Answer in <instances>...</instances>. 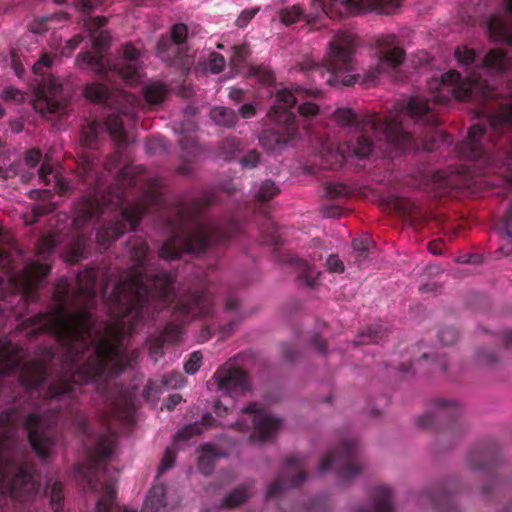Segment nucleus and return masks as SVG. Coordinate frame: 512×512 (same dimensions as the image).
Listing matches in <instances>:
<instances>
[{
  "instance_id": "nucleus-1",
  "label": "nucleus",
  "mask_w": 512,
  "mask_h": 512,
  "mask_svg": "<svg viewBox=\"0 0 512 512\" xmlns=\"http://www.w3.org/2000/svg\"><path fill=\"white\" fill-rule=\"evenodd\" d=\"M128 247L133 265L106 300L113 322L95 330L92 310L97 302V272L90 268L77 276L73 289L68 278H59L52 293L54 307L19 325L30 341L47 335L64 350L61 372L45 394L48 399L75 398L81 385L92 384L115 412L136 411V392L113 382L139 357L124 341L138 325L154 319L175 301V277L148 261L149 247L142 238L133 237Z\"/></svg>"
},
{
  "instance_id": "nucleus-2",
  "label": "nucleus",
  "mask_w": 512,
  "mask_h": 512,
  "mask_svg": "<svg viewBox=\"0 0 512 512\" xmlns=\"http://www.w3.org/2000/svg\"><path fill=\"white\" fill-rule=\"evenodd\" d=\"M454 54L466 76L452 69L440 79H433L429 89L436 93L431 98L411 97L406 105L385 116L374 113L358 117L350 108L337 109L334 120L343 127L354 128L355 136L338 146L331 168L341 167L351 156L368 157L374 148L370 134L403 152L433 151L438 138L447 140V135L437 130L440 121L436 106L446 105L454 98L483 102L489 114L488 126L477 123L469 128L467 137L456 145L457 156L468 163L438 170L434 175L436 183L444 192L465 190L475 183V176L494 173L512 185V79L508 81L507 94L502 95L481 75L483 70L494 75L512 70V53L493 48L479 61L476 51L464 45L457 47Z\"/></svg>"
},
{
  "instance_id": "nucleus-3",
  "label": "nucleus",
  "mask_w": 512,
  "mask_h": 512,
  "mask_svg": "<svg viewBox=\"0 0 512 512\" xmlns=\"http://www.w3.org/2000/svg\"><path fill=\"white\" fill-rule=\"evenodd\" d=\"M98 159L93 153L84 155L78 165L77 173L82 183L94 187L95 194L83 197L76 208L73 225L82 229L89 221L99 219L107 210L120 211V219L103 225L97 232L99 247L106 250L112 242L128 230H135L146 213L160 210L164 205L162 185L159 179L150 181L143 196L127 204L130 189L136 185V179L129 167L122 168L115 178V184L98 196V177L95 171Z\"/></svg>"
},
{
  "instance_id": "nucleus-4",
  "label": "nucleus",
  "mask_w": 512,
  "mask_h": 512,
  "mask_svg": "<svg viewBox=\"0 0 512 512\" xmlns=\"http://www.w3.org/2000/svg\"><path fill=\"white\" fill-rule=\"evenodd\" d=\"M216 201L214 193H205L176 208L175 217L168 219L172 234L161 245L159 257L172 261L185 254H200L215 243H221L237 232L232 219L227 226L206 216L204 211Z\"/></svg>"
},
{
  "instance_id": "nucleus-5",
  "label": "nucleus",
  "mask_w": 512,
  "mask_h": 512,
  "mask_svg": "<svg viewBox=\"0 0 512 512\" xmlns=\"http://www.w3.org/2000/svg\"><path fill=\"white\" fill-rule=\"evenodd\" d=\"M84 95L90 101L113 107L116 112L107 116L104 125L93 120L83 126L81 130L82 145L90 149L96 148L100 133L104 129L118 145H125L127 133L123 127L121 115L127 117L134 115L136 97L121 90L111 91L102 83L87 84L84 88Z\"/></svg>"
},
{
  "instance_id": "nucleus-6",
  "label": "nucleus",
  "mask_w": 512,
  "mask_h": 512,
  "mask_svg": "<svg viewBox=\"0 0 512 512\" xmlns=\"http://www.w3.org/2000/svg\"><path fill=\"white\" fill-rule=\"evenodd\" d=\"M21 259L22 251L16 245H0V299H6L9 294H19V302L27 305L38 300L39 287L50 273L51 266L46 262L29 261L19 271Z\"/></svg>"
},
{
  "instance_id": "nucleus-7",
  "label": "nucleus",
  "mask_w": 512,
  "mask_h": 512,
  "mask_svg": "<svg viewBox=\"0 0 512 512\" xmlns=\"http://www.w3.org/2000/svg\"><path fill=\"white\" fill-rule=\"evenodd\" d=\"M295 104L296 97L288 89L276 93V103L267 112L270 124L259 136V143L266 152L281 153L297 137L299 124L292 111Z\"/></svg>"
},
{
  "instance_id": "nucleus-8",
  "label": "nucleus",
  "mask_w": 512,
  "mask_h": 512,
  "mask_svg": "<svg viewBox=\"0 0 512 512\" xmlns=\"http://www.w3.org/2000/svg\"><path fill=\"white\" fill-rule=\"evenodd\" d=\"M330 51L323 65H315L311 72L333 87L352 86L359 78L354 71L353 51L355 37L351 32H338L330 42Z\"/></svg>"
},
{
  "instance_id": "nucleus-9",
  "label": "nucleus",
  "mask_w": 512,
  "mask_h": 512,
  "mask_svg": "<svg viewBox=\"0 0 512 512\" xmlns=\"http://www.w3.org/2000/svg\"><path fill=\"white\" fill-rule=\"evenodd\" d=\"M213 311L214 297L208 288L189 291L176 300L172 312L173 320L166 324L158 337L165 344H174L181 338L185 323L196 317L209 316Z\"/></svg>"
},
{
  "instance_id": "nucleus-10",
  "label": "nucleus",
  "mask_w": 512,
  "mask_h": 512,
  "mask_svg": "<svg viewBox=\"0 0 512 512\" xmlns=\"http://www.w3.org/2000/svg\"><path fill=\"white\" fill-rule=\"evenodd\" d=\"M212 379L217 390L223 392V395L214 402V412L218 416L222 413H234L235 399L232 394L250 390L248 373L239 367L223 365L216 370Z\"/></svg>"
},
{
  "instance_id": "nucleus-11",
  "label": "nucleus",
  "mask_w": 512,
  "mask_h": 512,
  "mask_svg": "<svg viewBox=\"0 0 512 512\" xmlns=\"http://www.w3.org/2000/svg\"><path fill=\"white\" fill-rule=\"evenodd\" d=\"M106 23L107 18L104 16L90 17L84 21V26L90 34L95 51L81 52L75 61L80 69L90 67L101 79L102 76H109L107 70L109 61L105 58L104 51L109 46L110 35L107 31L100 30Z\"/></svg>"
},
{
  "instance_id": "nucleus-12",
  "label": "nucleus",
  "mask_w": 512,
  "mask_h": 512,
  "mask_svg": "<svg viewBox=\"0 0 512 512\" xmlns=\"http://www.w3.org/2000/svg\"><path fill=\"white\" fill-rule=\"evenodd\" d=\"M70 91L65 89L54 77L43 78L38 84L33 102L36 111L44 116H63L66 114Z\"/></svg>"
},
{
  "instance_id": "nucleus-13",
  "label": "nucleus",
  "mask_w": 512,
  "mask_h": 512,
  "mask_svg": "<svg viewBox=\"0 0 512 512\" xmlns=\"http://www.w3.org/2000/svg\"><path fill=\"white\" fill-rule=\"evenodd\" d=\"M403 0H323V12L329 18H340L344 13L357 15L365 12L391 14Z\"/></svg>"
},
{
  "instance_id": "nucleus-14",
  "label": "nucleus",
  "mask_w": 512,
  "mask_h": 512,
  "mask_svg": "<svg viewBox=\"0 0 512 512\" xmlns=\"http://www.w3.org/2000/svg\"><path fill=\"white\" fill-rule=\"evenodd\" d=\"M109 76H102V79L118 85V81L126 84L136 83L140 78L139 51L131 44L123 46V56L115 63L107 66Z\"/></svg>"
},
{
  "instance_id": "nucleus-15",
  "label": "nucleus",
  "mask_w": 512,
  "mask_h": 512,
  "mask_svg": "<svg viewBox=\"0 0 512 512\" xmlns=\"http://www.w3.org/2000/svg\"><path fill=\"white\" fill-rule=\"evenodd\" d=\"M411 357L402 361L397 369L404 375L414 374L416 369L427 365V373H435L439 371L445 374L447 371V361L444 355L431 353L424 349L423 343L412 347Z\"/></svg>"
},
{
  "instance_id": "nucleus-16",
  "label": "nucleus",
  "mask_w": 512,
  "mask_h": 512,
  "mask_svg": "<svg viewBox=\"0 0 512 512\" xmlns=\"http://www.w3.org/2000/svg\"><path fill=\"white\" fill-rule=\"evenodd\" d=\"M379 65L382 70L394 69L400 66L405 59V51L399 45V38L395 34H387L376 42Z\"/></svg>"
},
{
  "instance_id": "nucleus-17",
  "label": "nucleus",
  "mask_w": 512,
  "mask_h": 512,
  "mask_svg": "<svg viewBox=\"0 0 512 512\" xmlns=\"http://www.w3.org/2000/svg\"><path fill=\"white\" fill-rule=\"evenodd\" d=\"M464 412V406L460 401L453 398L435 397L427 401L423 416H457Z\"/></svg>"
},
{
  "instance_id": "nucleus-18",
  "label": "nucleus",
  "mask_w": 512,
  "mask_h": 512,
  "mask_svg": "<svg viewBox=\"0 0 512 512\" xmlns=\"http://www.w3.org/2000/svg\"><path fill=\"white\" fill-rule=\"evenodd\" d=\"M27 428L29 440L36 453L40 457L48 456L53 443L50 436L42 429L39 418H28Z\"/></svg>"
},
{
  "instance_id": "nucleus-19",
  "label": "nucleus",
  "mask_w": 512,
  "mask_h": 512,
  "mask_svg": "<svg viewBox=\"0 0 512 512\" xmlns=\"http://www.w3.org/2000/svg\"><path fill=\"white\" fill-rule=\"evenodd\" d=\"M489 37L495 42L512 45V22L500 15H491L487 20Z\"/></svg>"
},
{
  "instance_id": "nucleus-20",
  "label": "nucleus",
  "mask_w": 512,
  "mask_h": 512,
  "mask_svg": "<svg viewBox=\"0 0 512 512\" xmlns=\"http://www.w3.org/2000/svg\"><path fill=\"white\" fill-rule=\"evenodd\" d=\"M29 197L34 200L42 201L43 203L37 204L32 208V215L34 217V222L38 220V218L53 213L57 206L55 203L49 201L52 197L51 190H32L29 193Z\"/></svg>"
},
{
  "instance_id": "nucleus-21",
  "label": "nucleus",
  "mask_w": 512,
  "mask_h": 512,
  "mask_svg": "<svg viewBox=\"0 0 512 512\" xmlns=\"http://www.w3.org/2000/svg\"><path fill=\"white\" fill-rule=\"evenodd\" d=\"M156 49L157 55L162 61L174 64L182 60L180 47L168 35L160 37Z\"/></svg>"
},
{
  "instance_id": "nucleus-22",
  "label": "nucleus",
  "mask_w": 512,
  "mask_h": 512,
  "mask_svg": "<svg viewBox=\"0 0 512 512\" xmlns=\"http://www.w3.org/2000/svg\"><path fill=\"white\" fill-rule=\"evenodd\" d=\"M210 118L212 121L219 126L225 128H232L238 121L236 112L228 107L215 106L210 110Z\"/></svg>"
},
{
  "instance_id": "nucleus-23",
  "label": "nucleus",
  "mask_w": 512,
  "mask_h": 512,
  "mask_svg": "<svg viewBox=\"0 0 512 512\" xmlns=\"http://www.w3.org/2000/svg\"><path fill=\"white\" fill-rule=\"evenodd\" d=\"M168 87L160 82H154L144 88L143 96L149 105H159L167 97Z\"/></svg>"
},
{
  "instance_id": "nucleus-24",
  "label": "nucleus",
  "mask_w": 512,
  "mask_h": 512,
  "mask_svg": "<svg viewBox=\"0 0 512 512\" xmlns=\"http://www.w3.org/2000/svg\"><path fill=\"white\" fill-rule=\"evenodd\" d=\"M280 193V188L276 185V183L270 179L263 181L258 190L255 192V198L259 202H267L274 197H276Z\"/></svg>"
},
{
  "instance_id": "nucleus-25",
  "label": "nucleus",
  "mask_w": 512,
  "mask_h": 512,
  "mask_svg": "<svg viewBox=\"0 0 512 512\" xmlns=\"http://www.w3.org/2000/svg\"><path fill=\"white\" fill-rule=\"evenodd\" d=\"M352 247L355 253V262L361 266L369 255L371 240L369 237L356 238L352 242Z\"/></svg>"
},
{
  "instance_id": "nucleus-26",
  "label": "nucleus",
  "mask_w": 512,
  "mask_h": 512,
  "mask_svg": "<svg viewBox=\"0 0 512 512\" xmlns=\"http://www.w3.org/2000/svg\"><path fill=\"white\" fill-rule=\"evenodd\" d=\"M384 336V330L379 325L368 327L366 330L359 333L356 344L365 345L370 343H377Z\"/></svg>"
},
{
  "instance_id": "nucleus-27",
  "label": "nucleus",
  "mask_w": 512,
  "mask_h": 512,
  "mask_svg": "<svg viewBox=\"0 0 512 512\" xmlns=\"http://www.w3.org/2000/svg\"><path fill=\"white\" fill-rule=\"evenodd\" d=\"M57 59L56 54L44 52L33 65V72L36 75L44 76L46 72L53 66Z\"/></svg>"
},
{
  "instance_id": "nucleus-28",
  "label": "nucleus",
  "mask_w": 512,
  "mask_h": 512,
  "mask_svg": "<svg viewBox=\"0 0 512 512\" xmlns=\"http://www.w3.org/2000/svg\"><path fill=\"white\" fill-rule=\"evenodd\" d=\"M499 236L508 243L512 242V203L504 214L500 225L497 227Z\"/></svg>"
},
{
  "instance_id": "nucleus-29",
  "label": "nucleus",
  "mask_w": 512,
  "mask_h": 512,
  "mask_svg": "<svg viewBox=\"0 0 512 512\" xmlns=\"http://www.w3.org/2000/svg\"><path fill=\"white\" fill-rule=\"evenodd\" d=\"M304 17V10L300 5H294L280 11V19L286 25L293 24Z\"/></svg>"
},
{
  "instance_id": "nucleus-30",
  "label": "nucleus",
  "mask_w": 512,
  "mask_h": 512,
  "mask_svg": "<svg viewBox=\"0 0 512 512\" xmlns=\"http://www.w3.org/2000/svg\"><path fill=\"white\" fill-rule=\"evenodd\" d=\"M251 51L247 44H242L233 47V52L230 57L231 63L236 68H241L245 65Z\"/></svg>"
},
{
  "instance_id": "nucleus-31",
  "label": "nucleus",
  "mask_w": 512,
  "mask_h": 512,
  "mask_svg": "<svg viewBox=\"0 0 512 512\" xmlns=\"http://www.w3.org/2000/svg\"><path fill=\"white\" fill-rule=\"evenodd\" d=\"M219 150L226 160L233 159L239 151V141L234 137L225 138L221 141Z\"/></svg>"
},
{
  "instance_id": "nucleus-32",
  "label": "nucleus",
  "mask_w": 512,
  "mask_h": 512,
  "mask_svg": "<svg viewBox=\"0 0 512 512\" xmlns=\"http://www.w3.org/2000/svg\"><path fill=\"white\" fill-rule=\"evenodd\" d=\"M185 378L181 372H170L162 376L160 384L163 388L177 389L183 386Z\"/></svg>"
},
{
  "instance_id": "nucleus-33",
  "label": "nucleus",
  "mask_w": 512,
  "mask_h": 512,
  "mask_svg": "<svg viewBox=\"0 0 512 512\" xmlns=\"http://www.w3.org/2000/svg\"><path fill=\"white\" fill-rule=\"evenodd\" d=\"M350 194L351 191L349 187L341 183L329 184L326 187V195L331 200L346 199L350 196Z\"/></svg>"
},
{
  "instance_id": "nucleus-34",
  "label": "nucleus",
  "mask_w": 512,
  "mask_h": 512,
  "mask_svg": "<svg viewBox=\"0 0 512 512\" xmlns=\"http://www.w3.org/2000/svg\"><path fill=\"white\" fill-rule=\"evenodd\" d=\"M250 73L254 77L258 78V80L265 85H271L275 81L273 71L265 66L251 67Z\"/></svg>"
},
{
  "instance_id": "nucleus-35",
  "label": "nucleus",
  "mask_w": 512,
  "mask_h": 512,
  "mask_svg": "<svg viewBox=\"0 0 512 512\" xmlns=\"http://www.w3.org/2000/svg\"><path fill=\"white\" fill-rule=\"evenodd\" d=\"M162 385L160 381L149 379L143 389V397L146 401H155L161 393Z\"/></svg>"
},
{
  "instance_id": "nucleus-36",
  "label": "nucleus",
  "mask_w": 512,
  "mask_h": 512,
  "mask_svg": "<svg viewBox=\"0 0 512 512\" xmlns=\"http://www.w3.org/2000/svg\"><path fill=\"white\" fill-rule=\"evenodd\" d=\"M188 28L183 23H177L171 28L169 37L181 48L187 39Z\"/></svg>"
},
{
  "instance_id": "nucleus-37",
  "label": "nucleus",
  "mask_w": 512,
  "mask_h": 512,
  "mask_svg": "<svg viewBox=\"0 0 512 512\" xmlns=\"http://www.w3.org/2000/svg\"><path fill=\"white\" fill-rule=\"evenodd\" d=\"M297 267L302 270L300 279L309 287H314L317 284V277L312 275L310 266L304 260H297Z\"/></svg>"
},
{
  "instance_id": "nucleus-38",
  "label": "nucleus",
  "mask_w": 512,
  "mask_h": 512,
  "mask_svg": "<svg viewBox=\"0 0 512 512\" xmlns=\"http://www.w3.org/2000/svg\"><path fill=\"white\" fill-rule=\"evenodd\" d=\"M55 245V241L51 237H42L37 242L38 255L47 260V256L53 253Z\"/></svg>"
},
{
  "instance_id": "nucleus-39",
  "label": "nucleus",
  "mask_w": 512,
  "mask_h": 512,
  "mask_svg": "<svg viewBox=\"0 0 512 512\" xmlns=\"http://www.w3.org/2000/svg\"><path fill=\"white\" fill-rule=\"evenodd\" d=\"M240 412L243 414H250L252 416H270L267 413L266 405L262 402H250L240 408Z\"/></svg>"
},
{
  "instance_id": "nucleus-40",
  "label": "nucleus",
  "mask_w": 512,
  "mask_h": 512,
  "mask_svg": "<svg viewBox=\"0 0 512 512\" xmlns=\"http://www.w3.org/2000/svg\"><path fill=\"white\" fill-rule=\"evenodd\" d=\"M202 364V354L194 351L190 354L189 359L184 364V370L187 374H195Z\"/></svg>"
},
{
  "instance_id": "nucleus-41",
  "label": "nucleus",
  "mask_w": 512,
  "mask_h": 512,
  "mask_svg": "<svg viewBox=\"0 0 512 512\" xmlns=\"http://www.w3.org/2000/svg\"><path fill=\"white\" fill-rule=\"evenodd\" d=\"M438 336L443 345H452L457 342L459 333L453 327H446L439 331Z\"/></svg>"
},
{
  "instance_id": "nucleus-42",
  "label": "nucleus",
  "mask_w": 512,
  "mask_h": 512,
  "mask_svg": "<svg viewBox=\"0 0 512 512\" xmlns=\"http://www.w3.org/2000/svg\"><path fill=\"white\" fill-rule=\"evenodd\" d=\"M115 444V436L113 434H108L104 436L98 446V453L101 457H106L110 455L114 449Z\"/></svg>"
},
{
  "instance_id": "nucleus-43",
  "label": "nucleus",
  "mask_w": 512,
  "mask_h": 512,
  "mask_svg": "<svg viewBox=\"0 0 512 512\" xmlns=\"http://www.w3.org/2000/svg\"><path fill=\"white\" fill-rule=\"evenodd\" d=\"M165 148V141L160 136H152L146 142V151L150 154L162 152Z\"/></svg>"
},
{
  "instance_id": "nucleus-44",
  "label": "nucleus",
  "mask_w": 512,
  "mask_h": 512,
  "mask_svg": "<svg viewBox=\"0 0 512 512\" xmlns=\"http://www.w3.org/2000/svg\"><path fill=\"white\" fill-rule=\"evenodd\" d=\"M258 12H259L258 7L245 9L244 11H242L240 13L238 18L236 19V22H235L236 26H238L239 28L246 27L249 24V22L256 16V14Z\"/></svg>"
},
{
  "instance_id": "nucleus-45",
  "label": "nucleus",
  "mask_w": 512,
  "mask_h": 512,
  "mask_svg": "<svg viewBox=\"0 0 512 512\" xmlns=\"http://www.w3.org/2000/svg\"><path fill=\"white\" fill-rule=\"evenodd\" d=\"M225 66V59L224 57L216 52L211 53L210 60H209V68L212 73L218 74L222 72Z\"/></svg>"
},
{
  "instance_id": "nucleus-46",
  "label": "nucleus",
  "mask_w": 512,
  "mask_h": 512,
  "mask_svg": "<svg viewBox=\"0 0 512 512\" xmlns=\"http://www.w3.org/2000/svg\"><path fill=\"white\" fill-rule=\"evenodd\" d=\"M327 270L331 273H342L344 271V263L336 254H331L326 260Z\"/></svg>"
},
{
  "instance_id": "nucleus-47",
  "label": "nucleus",
  "mask_w": 512,
  "mask_h": 512,
  "mask_svg": "<svg viewBox=\"0 0 512 512\" xmlns=\"http://www.w3.org/2000/svg\"><path fill=\"white\" fill-rule=\"evenodd\" d=\"M49 21H50V18H48V17L34 19L29 25L30 31L34 34H42V33L46 32L49 28L48 27Z\"/></svg>"
},
{
  "instance_id": "nucleus-48",
  "label": "nucleus",
  "mask_w": 512,
  "mask_h": 512,
  "mask_svg": "<svg viewBox=\"0 0 512 512\" xmlns=\"http://www.w3.org/2000/svg\"><path fill=\"white\" fill-rule=\"evenodd\" d=\"M259 160L260 154L256 150H251L241 159V165L244 168L252 169L257 166Z\"/></svg>"
},
{
  "instance_id": "nucleus-49",
  "label": "nucleus",
  "mask_w": 512,
  "mask_h": 512,
  "mask_svg": "<svg viewBox=\"0 0 512 512\" xmlns=\"http://www.w3.org/2000/svg\"><path fill=\"white\" fill-rule=\"evenodd\" d=\"M42 159V153L39 149L32 148L25 154V163L27 166L34 168Z\"/></svg>"
},
{
  "instance_id": "nucleus-50",
  "label": "nucleus",
  "mask_w": 512,
  "mask_h": 512,
  "mask_svg": "<svg viewBox=\"0 0 512 512\" xmlns=\"http://www.w3.org/2000/svg\"><path fill=\"white\" fill-rule=\"evenodd\" d=\"M322 213L326 218H340L344 214V209L338 204H332L325 206Z\"/></svg>"
},
{
  "instance_id": "nucleus-51",
  "label": "nucleus",
  "mask_w": 512,
  "mask_h": 512,
  "mask_svg": "<svg viewBox=\"0 0 512 512\" xmlns=\"http://www.w3.org/2000/svg\"><path fill=\"white\" fill-rule=\"evenodd\" d=\"M248 497L247 492L244 489L236 490L226 500L227 506H237Z\"/></svg>"
},
{
  "instance_id": "nucleus-52",
  "label": "nucleus",
  "mask_w": 512,
  "mask_h": 512,
  "mask_svg": "<svg viewBox=\"0 0 512 512\" xmlns=\"http://www.w3.org/2000/svg\"><path fill=\"white\" fill-rule=\"evenodd\" d=\"M298 112L301 116L310 117L318 114L319 107L312 102H305L299 105Z\"/></svg>"
},
{
  "instance_id": "nucleus-53",
  "label": "nucleus",
  "mask_w": 512,
  "mask_h": 512,
  "mask_svg": "<svg viewBox=\"0 0 512 512\" xmlns=\"http://www.w3.org/2000/svg\"><path fill=\"white\" fill-rule=\"evenodd\" d=\"M3 98L5 100L21 102L24 100V95L20 90L14 87H7L3 90Z\"/></svg>"
},
{
  "instance_id": "nucleus-54",
  "label": "nucleus",
  "mask_w": 512,
  "mask_h": 512,
  "mask_svg": "<svg viewBox=\"0 0 512 512\" xmlns=\"http://www.w3.org/2000/svg\"><path fill=\"white\" fill-rule=\"evenodd\" d=\"M164 345H166L163 340H161L158 336H156L151 344H150V348H149V352H150V355L155 359L157 360V357L158 356H161L162 355V349L164 347Z\"/></svg>"
},
{
  "instance_id": "nucleus-55",
  "label": "nucleus",
  "mask_w": 512,
  "mask_h": 512,
  "mask_svg": "<svg viewBox=\"0 0 512 512\" xmlns=\"http://www.w3.org/2000/svg\"><path fill=\"white\" fill-rule=\"evenodd\" d=\"M52 173H53V167L49 163L43 162L41 167L39 168L38 174H39V178L42 180V182L45 185L50 184L51 180L49 177L52 175Z\"/></svg>"
},
{
  "instance_id": "nucleus-56",
  "label": "nucleus",
  "mask_w": 512,
  "mask_h": 512,
  "mask_svg": "<svg viewBox=\"0 0 512 512\" xmlns=\"http://www.w3.org/2000/svg\"><path fill=\"white\" fill-rule=\"evenodd\" d=\"M101 4V0H78L77 6L85 14H90L97 5Z\"/></svg>"
},
{
  "instance_id": "nucleus-57",
  "label": "nucleus",
  "mask_w": 512,
  "mask_h": 512,
  "mask_svg": "<svg viewBox=\"0 0 512 512\" xmlns=\"http://www.w3.org/2000/svg\"><path fill=\"white\" fill-rule=\"evenodd\" d=\"M256 107L253 104L247 103L243 104L239 108V114L243 119H251L256 116Z\"/></svg>"
},
{
  "instance_id": "nucleus-58",
  "label": "nucleus",
  "mask_w": 512,
  "mask_h": 512,
  "mask_svg": "<svg viewBox=\"0 0 512 512\" xmlns=\"http://www.w3.org/2000/svg\"><path fill=\"white\" fill-rule=\"evenodd\" d=\"M311 344L315 347V349L324 354L327 350V344L324 339H322L318 334H315L310 339Z\"/></svg>"
},
{
  "instance_id": "nucleus-59",
  "label": "nucleus",
  "mask_w": 512,
  "mask_h": 512,
  "mask_svg": "<svg viewBox=\"0 0 512 512\" xmlns=\"http://www.w3.org/2000/svg\"><path fill=\"white\" fill-rule=\"evenodd\" d=\"M282 352L285 359L288 361H294L297 359L298 352L296 348L290 344H284L282 346Z\"/></svg>"
},
{
  "instance_id": "nucleus-60",
  "label": "nucleus",
  "mask_w": 512,
  "mask_h": 512,
  "mask_svg": "<svg viewBox=\"0 0 512 512\" xmlns=\"http://www.w3.org/2000/svg\"><path fill=\"white\" fill-rule=\"evenodd\" d=\"M56 186L60 195H67L72 191L70 183L63 178H57Z\"/></svg>"
},
{
  "instance_id": "nucleus-61",
  "label": "nucleus",
  "mask_w": 512,
  "mask_h": 512,
  "mask_svg": "<svg viewBox=\"0 0 512 512\" xmlns=\"http://www.w3.org/2000/svg\"><path fill=\"white\" fill-rule=\"evenodd\" d=\"M182 401V396L178 393L170 395L165 401V406L168 411H172L180 402Z\"/></svg>"
},
{
  "instance_id": "nucleus-62",
  "label": "nucleus",
  "mask_w": 512,
  "mask_h": 512,
  "mask_svg": "<svg viewBox=\"0 0 512 512\" xmlns=\"http://www.w3.org/2000/svg\"><path fill=\"white\" fill-rule=\"evenodd\" d=\"M240 306L239 299L234 295H229L225 301V309L228 311H236Z\"/></svg>"
},
{
  "instance_id": "nucleus-63",
  "label": "nucleus",
  "mask_w": 512,
  "mask_h": 512,
  "mask_svg": "<svg viewBox=\"0 0 512 512\" xmlns=\"http://www.w3.org/2000/svg\"><path fill=\"white\" fill-rule=\"evenodd\" d=\"M245 91L241 88H230L229 98L235 103H239L244 99Z\"/></svg>"
},
{
  "instance_id": "nucleus-64",
  "label": "nucleus",
  "mask_w": 512,
  "mask_h": 512,
  "mask_svg": "<svg viewBox=\"0 0 512 512\" xmlns=\"http://www.w3.org/2000/svg\"><path fill=\"white\" fill-rule=\"evenodd\" d=\"M82 41H83V36L80 34H77L66 42V46L64 49L65 50L69 49V51L72 52L82 43Z\"/></svg>"
}]
</instances>
